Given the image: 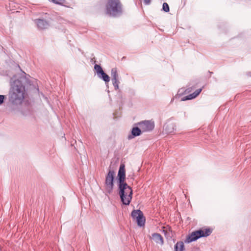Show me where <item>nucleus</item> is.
<instances>
[{
    "label": "nucleus",
    "mask_w": 251,
    "mask_h": 251,
    "mask_svg": "<svg viewBox=\"0 0 251 251\" xmlns=\"http://www.w3.org/2000/svg\"><path fill=\"white\" fill-rule=\"evenodd\" d=\"M118 186L119 195L122 202L125 205H129L132 199V190L126 183L125 182L126 178L125 165H120L118 174Z\"/></svg>",
    "instance_id": "obj_1"
},
{
    "label": "nucleus",
    "mask_w": 251,
    "mask_h": 251,
    "mask_svg": "<svg viewBox=\"0 0 251 251\" xmlns=\"http://www.w3.org/2000/svg\"><path fill=\"white\" fill-rule=\"evenodd\" d=\"M26 95L25 86L21 81L15 80L11 86L10 99L15 103H21Z\"/></svg>",
    "instance_id": "obj_2"
},
{
    "label": "nucleus",
    "mask_w": 251,
    "mask_h": 251,
    "mask_svg": "<svg viewBox=\"0 0 251 251\" xmlns=\"http://www.w3.org/2000/svg\"><path fill=\"white\" fill-rule=\"evenodd\" d=\"M106 12L107 14L117 17L122 12V4L119 0H108L106 5Z\"/></svg>",
    "instance_id": "obj_3"
},
{
    "label": "nucleus",
    "mask_w": 251,
    "mask_h": 251,
    "mask_svg": "<svg viewBox=\"0 0 251 251\" xmlns=\"http://www.w3.org/2000/svg\"><path fill=\"white\" fill-rule=\"evenodd\" d=\"M115 175V172L113 170H109L105 177V185L106 190L109 194L112 192L113 189V181Z\"/></svg>",
    "instance_id": "obj_4"
},
{
    "label": "nucleus",
    "mask_w": 251,
    "mask_h": 251,
    "mask_svg": "<svg viewBox=\"0 0 251 251\" xmlns=\"http://www.w3.org/2000/svg\"><path fill=\"white\" fill-rule=\"evenodd\" d=\"M131 216L139 226L142 227L145 226L146 219L143 212L140 210H133L131 212Z\"/></svg>",
    "instance_id": "obj_5"
},
{
    "label": "nucleus",
    "mask_w": 251,
    "mask_h": 251,
    "mask_svg": "<svg viewBox=\"0 0 251 251\" xmlns=\"http://www.w3.org/2000/svg\"><path fill=\"white\" fill-rule=\"evenodd\" d=\"M94 69L96 71L98 76L103 80L106 84L110 81V77L104 73L100 65L96 64Z\"/></svg>",
    "instance_id": "obj_6"
},
{
    "label": "nucleus",
    "mask_w": 251,
    "mask_h": 251,
    "mask_svg": "<svg viewBox=\"0 0 251 251\" xmlns=\"http://www.w3.org/2000/svg\"><path fill=\"white\" fill-rule=\"evenodd\" d=\"M143 132H148L153 130L154 123L151 121H144L137 124Z\"/></svg>",
    "instance_id": "obj_7"
},
{
    "label": "nucleus",
    "mask_w": 251,
    "mask_h": 251,
    "mask_svg": "<svg viewBox=\"0 0 251 251\" xmlns=\"http://www.w3.org/2000/svg\"><path fill=\"white\" fill-rule=\"evenodd\" d=\"M111 81L115 90L119 89V85L120 83L117 69L113 68L111 70Z\"/></svg>",
    "instance_id": "obj_8"
},
{
    "label": "nucleus",
    "mask_w": 251,
    "mask_h": 251,
    "mask_svg": "<svg viewBox=\"0 0 251 251\" xmlns=\"http://www.w3.org/2000/svg\"><path fill=\"white\" fill-rule=\"evenodd\" d=\"M202 230H198L193 232L186 239V242L190 243L195 241L202 237Z\"/></svg>",
    "instance_id": "obj_9"
},
{
    "label": "nucleus",
    "mask_w": 251,
    "mask_h": 251,
    "mask_svg": "<svg viewBox=\"0 0 251 251\" xmlns=\"http://www.w3.org/2000/svg\"><path fill=\"white\" fill-rule=\"evenodd\" d=\"M202 89L200 88L197 90H196L194 93L192 94H191L188 96H185L183 98H182L181 100V101H185L187 100H190L193 99L195 98H196L201 92Z\"/></svg>",
    "instance_id": "obj_10"
},
{
    "label": "nucleus",
    "mask_w": 251,
    "mask_h": 251,
    "mask_svg": "<svg viewBox=\"0 0 251 251\" xmlns=\"http://www.w3.org/2000/svg\"><path fill=\"white\" fill-rule=\"evenodd\" d=\"M35 22L38 27L41 29L47 28L49 26V24L48 22L44 20L36 19L35 20Z\"/></svg>",
    "instance_id": "obj_11"
},
{
    "label": "nucleus",
    "mask_w": 251,
    "mask_h": 251,
    "mask_svg": "<svg viewBox=\"0 0 251 251\" xmlns=\"http://www.w3.org/2000/svg\"><path fill=\"white\" fill-rule=\"evenodd\" d=\"M151 238L157 244L162 245L164 243L163 238L159 233H153L151 235Z\"/></svg>",
    "instance_id": "obj_12"
},
{
    "label": "nucleus",
    "mask_w": 251,
    "mask_h": 251,
    "mask_svg": "<svg viewBox=\"0 0 251 251\" xmlns=\"http://www.w3.org/2000/svg\"><path fill=\"white\" fill-rule=\"evenodd\" d=\"M141 129L138 127H134L132 128L131 130L132 136L129 135L128 138L130 139L134 137L139 136L141 134Z\"/></svg>",
    "instance_id": "obj_13"
},
{
    "label": "nucleus",
    "mask_w": 251,
    "mask_h": 251,
    "mask_svg": "<svg viewBox=\"0 0 251 251\" xmlns=\"http://www.w3.org/2000/svg\"><path fill=\"white\" fill-rule=\"evenodd\" d=\"M184 249V246L183 242H178L175 245L174 251H182Z\"/></svg>",
    "instance_id": "obj_14"
},
{
    "label": "nucleus",
    "mask_w": 251,
    "mask_h": 251,
    "mask_svg": "<svg viewBox=\"0 0 251 251\" xmlns=\"http://www.w3.org/2000/svg\"><path fill=\"white\" fill-rule=\"evenodd\" d=\"M165 130L168 133H171L174 131V126L173 124H166L164 126Z\"/></svg>",
    "instance_id": "obj_15"
},
{
    "label": "nucleus",
    "mask_w": 251,
    "mask_h": 251,
    "mask_svg": "<svg viewBox=\"0 0 251 251\" xmlns=\"http://www.w3.org/2000/svg\"><path fill=\"white\" fill-rule=\"evenodd\" d=\"M202 237H207L209 236L212 232V230L209 228H206L204 230H202Z\"/></svg>",
    "instance_id": "obj_16"
},
{
    "label": "nucleus",
    "mask_w": 251,
    "mask_h": 251,
    "mask_svg": "<svg viewBox=\"0 0 251 251\" xmlns=\"http://www.w3.org/2000/svg\"><path fill=\"white\" fill-rule=\"evenodd\" d=\"M50 0L55 4L60 5H64V4L66 1L65 0Z\"/></svg>",
    "instance_id": "obj_17"
},
{
    "label": "nucleus",
    "mask_w": 251,
    "mask_h": 251,
    "mask_svg": "<svg viewBox=\"0 0 251 251\" xmlns=\"http://www.w3.org/2000/svg\"><path fill=\"white\" fill-rule=\"evenodd\" d=\"M162 8L163 10L166 12H167L169 11V6L166 2L163 3Z\"/></svg>",
    "instance_id": "obj_18"
},
{
    "label": "nucleus",
    "mask_w": 251,
    "mask_h": 251,
    "mask_svg": "<svg viewBox=\"0 0 251 251\" xmlns=\"http://www.w3.org/2000/svg\"><path fill=\"white\" fill-rule=\"evenodd\" d=\"M4 95H0V104H2L4 102Z\"/></svg>",
    "instance_id": "obj_19"
},
{
    "label": "nucleus",
    "mask_w": 251,
    "mask_h": 251,
    "mask_svg": "<svg viewBox=\"0 0 251 251\" xmlns=\"http://www.w3.org/2000/svg\"><path fill=\"white\" fill-rule=\"evenodd\" d=\"M151 0H144V2L146 5H149L151 3Z\"/></svg>",
    "instance_id": "obj_20"
}]
</instances>
